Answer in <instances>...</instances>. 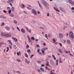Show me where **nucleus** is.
<instances>
[{
    "instance_id": "1",
    "label": "nucleus",
    "mask_w": 74,
    "mask_h": 74,
    "mask_svg": "<svg viewBox=\"0 0 74 74\" xmlns=\"http://www.w3.org/2000/svg\"><path fill=\"white\" fill-rule=\"evenodd\" d=\"M42 2L43 4H44L45 6L46 7L47 9H48L49 8V4L47 2L44 0H42Z\"/></svg>"
},
{
    "instance_id": "2",
    "label": "nucleus",
    "mask_w": 74,
    "mask_h": 74,
    "mask_svg": "<svg viewBox=\"0 0 74 74\" xmlns=\"http://www.w3.org/2000/svg\"><path fill=\"white\" fill-rule=\"evenodd\" d=\"M70 37L72 39H73L74 38V35H73V32L70 31L69 34Z\"/></svg>"
},
{
    "instance_id": "3",
    "label": "nucleus",
    "mask_w": 74,
    "mask_h": 74,
    "mask_svg": "<svg viewBox=\"0 0 74 74\" xmlns=\"http://www.w3.org/2000/svg\"><path fill=\"white\" fill-rule=\"evenodd\" d=\"M50 63L51 64H52V66L53 67H55L56 66L55 64L54 63V62L52 60H50Z\"/></svg>"
},
{
    "instance_id": "4",
    "label": "nucleus",
    "mask_w": 74,
    "mask_h": 74,
    "mask_svg": "<svg viewBox=\"0 0 74 74\" xmlns=\"http://www.w3.org/2000/svg\"><path fill=\"white\" fill-rule=\"evenodd\" d=\"M32 11V12L34 14V15H37V12H36V11L34 10V9H33Z\"/></svg>"
},
{
    "instance_id": "5",
    "label": "nucleus",
    "mask_w": 74,
    "mask_h": 74,
    "mask_svg": "<svg viewBox=\"0 0 74 74\" xmlns=\"http://www.w3.org/2000/svg\"><path fill=\"white\" fill-rule=\"evenodd\" d=\"M6 37H11V35L10 34H6L5 35Z\"/></svg>"
},
{
    "instance_id": "6",
    "label": "nucleus",
    "mask_w": 74,
    "mask_h": 74,
    "mask_svg": "<svg viewBox=\"0 0 74 74\" xmlns=\"http://www.w3.org/2000/svg\"><path fill=\"white\" fill-rule=\"evenodd\" d=\"M59 36L60 38H62L63 37V35L62 33L59 34Z\"/></svg>"
},
{
    "instance_id": "7",
    "label": "nucleus",
    "mask_w": 74,
    "mask_h": 74,
    "mask_svg": "<svg viewBox=\"0 0 74 74\" xmlns=\"http://www.w3.org/2000/svg\"><path fill=\"white\" fill-rule=\"evenodd\" d=\"M69 3H70L71 4H72V5H74V1H72V0H69Z\"/></svg>"
},
{
    "instance_id": "8",
    "label": "nucleus",
    "mask_w": 74,
    "mask_h": 74,
    "mask_svg": "<svg viewBox=\"0 0 74 74\" xmlns=\"http://www.w3.org/2000/svg\"><path fill=\"white\" fill-rule=\"evenodd\" d=\"M25 63L27 64H29L30 63V62H29V61H27V59L26 58L25 59Z\"/></svg>"
},
{
    "instance_id": "9",
    "label": "nucleus",
    "mask_w": 74,
    "mask_h": 74,
    "mask_svg": "<svg viewBox=\"0 0 74 74\" xmlns=\"http://www.w3.org/2000/svg\"><path fill=\"white\" fill-rule=\"evenodd\" d=\"M14 1L13 0H9L7 1L8 3H13Z\"/></svg>"
},
{
    "instance_id": "10",
    "label": "nucleus",
    "mask_w": 74,
    "mask_h": 74,
    "mask_svg": "<svg viewBox=\"0 0 74 74\" xmlns=\"http://www.w3.org/2000/svg\"><path fill=\"white\" fill-rule=\"evenodd\" d=\"M54 9L56 11H58V12H60V11H59V10H58V9L56 7H54Z\"/></svg>"
},
{
    "instance_id": "11",
    "label": "nucleus",
    "mask_w": 74,
    "mask_h": 74,
    "mask_svg": "<svg viewBox=\"0 0 74 74\" xmlns=\"http://www.w3.org/2000/svg\"><path fill=\"white\" fill-rule=\"evenodd\" d=\"M12 38L14 40V42H17V39L16 38H13V37H12Z\"/></svg>"
},
{
    "instance_id": "12",
    "label": "nucleus",
    "mask_w": 74,
    "mask_h": 74,
    "mask_svg": "<svg viewBox=\"0 0 74 74\" xmlns=\"http://www.w3.org/2000/svg\"><path fill=\"white\" fill-rule=\"evenodd\" d=\"M21 5L22 6H21V7L23 8H24L26 7V6L24 5V4H21Z\"/></svg>"
},
{
    "instance_id": "13",
    "label": "nucleus",
    "mask_w": 74,
    "mask_h": 74,
    "mask_svg": "<svg viewBox=\"0 0 74 74\" xmlns=\"http://www.w3.org/2000/svg\"><path fill=\"white\" fill-rule=\"evenodd\" d=\"M21 31L22 33H25V30L23 29H22Z\"/></svg>"
},
{
    "instance_id": "14",
    "label": "nucleus",
    "mask_w": 74,
    "mask_h": 74,
    "mask_svg": "<svg viewBox=\"0 0 74 74\" xmlns=\"http://www.w3.org/2000/svg\"><path fill=\"white\" fill-rule=\"evenodd\" d=\"M67 43H68L69 44H71V42L69 40H67Z\"/></svg>"
},
{
    "instance_id": "15",
    "label": "nucleus",
    "mask_w": 74,
    "mask_h": 74,
    "mask_svg": "<svg viewBox=\"0 0 74 74\" xmlns=\"http://www.w3.org/2000/svg\"><path fill=\"white\" fill-rule=\"evenodd\" d=\"M27 52H28L29 53H31V50H30V49H28V50H27Z\"/></svg>"
},
{
    "instance_id": "16",
    "label": "nucleus",
    "mask_w": 74,
    "mask_h": 74,
    "mask_svg": "<svg viewBox=\"0 0 74 74\" xmlns=\"http://www.w3.org/2000/svg\"><path fill=\"white\" fill-rule=\"evenodd\" d=\"M14 7H12L11 9V10L12 11H13V12H14Z\"/></svg>"
},
{
    "instance_id": "17",
    "label": "nucleus",
    "mask_w": 74,
    "mask_h": 74,
    "mask_svg": "<svg viewBox=\"0 0 74 74\" xmlns=\"http://www.w3.org/2000/svg\"><path fill=\"white\" fill-rule=\"evenodd\" d=\"M9 15L10 16H11V17H13L14 16V15L13 14H10Z\"/></svg>"
},
{
    "instance_id": "18",
    "label": "nucleus",
    "mask_w": 74,
    "mask_h": 74,
    "mask_svg": "<svg viewBox=\"0 0 74 74\" xmlns=\"http://www.w3.org/2000/svg\"><path fill=\"white\" fill-rule=\"evenodd\" d=\"M58 51L59 52H60V53H62V51H61V49H58Z\"/></svg>"
},
{
    "instance_id": "19",
    "label": "nucleus",
    "mask_w": 74,
    "mask_h": 74,
    "mask_svg": "<svg viewBox=\"0 0 74 74\" xmlns=\"http://www.w3.org/2000/svg\"><path fill=\"white\" fill-rule=\"evenodd\" d=\"M59 62L60 63H62V60H61V58H60L59 60Z\"/></svg>"
},
{
    "instance_id": "20",
    "label": "nucleus",
    "mask_w": 74,
    "mask_h": 74,
    "mask_svg": "<svg viewBox=\"0 0 74 74\" xmlns=\"http://www.w3.org/2000/svg\"><path fill=\"white\" fill-rule=\"evenodd\" d=\"M28 40L29 42H30V43L32 42V41L31 40V39H30V38H28Z\"/></svg>"
},
{
    "instance_id": "21",
    "label": "nucleus",
    "mask_w": 74,
    "mask_h": 74,
    "mask_svg": "<svg viewBox=\"0 0 74 74\" xmlns=\"http://www.w3.org/2000/svg\"><path fill=\"white\" fill-rule=\"evenodd\" d=\"M5 29L7 30H10V28L8 26H6L5 27Z\"/></svg>"
},
{
    "instance_id": "22",
    "label": "nucleus",
    "mask_w": 74,
    "mask_h": 74,
    "mask_svg": "<svg viewBox=\"0 0 74 74\" xmlns=\"http://www.w3.org/2000/svg\"><path fill=\"white\" fill-rule=\"evenodd\" d=\"M40 70H41L42 71V72H44V70L42 68H40Z\"/></svg>"
},
{
    "instance_id": "23",
    "label": "nucleus",
    "mask_w": 74,
    "mask_h": 74,
    "mask_svg": "<svg viewBox=\"0 0 74 74\" xmlns=\"http://www.w3.org/2000/svg\"><path fill=\"white\" fill-rule=\"evenodd\" d=\"M38 5L40 7V8H42V5H41V3H39L38 4Z\"/></svg>"
},
{
    "instance_id": "24",
    "label": "nucleus",
    "mask_w": 74,
    "mask_h": 74,
    "mask_svg": "<svg viewBox=\"0 0 74 74\" xmlns=\"http://www.w3.org/2000/svg\"><path fill=\"white\" fill-rule=\"evenodd\" d=\"M25 55L26 58H28V55L27 54V53H25Z\"/></svg>"
},
{
    "instance_id": "25",
    "label": "nucleus",
    "mask_w": 74,
    "mask_h": 74,
    "mask_svg": "<svg viewBox=\"0 0 74 74\" xmlns=\"http://www.w3.org/2000/svg\"><path fill=\"white\" fill-rule=\"evenodd\" d=\"M3 18L4 19H6V17H5V16H4V15H2V18Z\"/></svg>"
},
{
    "instance_id": "26",
    "label": "nucleus",
    "mask_w": 74,
    "mask_h": 74,
    "mask_svg": "<svg viewBox=\"0 0 74 74\" xmlns=\"http://www.w3.org/2000/svg\"><path fill=\"white\" fill-rule=\"evenodd\" d=\"M51 34H49L48 35V37H49V38H50V37H51Z\"/></svg>"
},
{
    "instance_id": "27",
    "label": "nucleus",
    "mask_w": 74,
    "mask_h": 74,
    "mask_svg": "<svg viewBox=\"0 0 74 74\" xmlns=\"http://www.w3.org/2000/svg\"><path fill=\"white\" fill-rule=\"evenodd\" d=\"M13 47L14 49H16V46L15 45H13Z\"/></svg>"
},
{
    "instance_id": "28",
    "label": "nucleus",
    "mask_w": 74,
    "mask_h": 74,
    "mask_svg": "<svg viewBox=\"0 0 74 74\" xmlns=\"http://www.w3.org/2000/svg\"><path fill=\"white\" fill-rule=\"evenodd\" d=\"M31 40H35L34 38V37H31Z\"/></svg>"
},
{
    "instance_id": "29",
    "label": "nucleus",
    "mask_w": 74,
    "mask_h": 74,
    "mask_svg": "<svg viewBox=\"0 0 74 74\" xmlns=\"http://www.w3.org/2000/svg\"><path fill=\"white\" fill-rule=\"evenodd\" d=\"M56 66H58V60H56Z\"/></svg>"
},
{
    "instance_id": "30",
    "label": "nucleus",
    "mask_w": 74,
    "mask_h": 74,
    "mask_svg": "<svg viewBox=\"0 0 74 74\" xmlns=\"http://www.w3.org/2000/svg\"><path fill=\"white\" fill-rule=\"evenodd\" d=\"M14 22L16 24V23H17V21L16 20H14Z\"/></svg>"
},
{
    "instance_id": "31",
    "label": "nucleus",
    "mask_w": 74,
    "mask_h": 74,
    "mask_svg": "<svg viewBox=\"0 0 74 74\" xmlns=\"http://www.w3.org/2000/svg\"><path fill=\"white\" fill-rule=\"evenodd\" d=\"M53 41L54 42V43H55V42L56 41V40L54 39V38H53Z\"/></svg>"
},
{
    "instance_id": "32",
    "label": "nucleus",
    "mask_w": 74,
    "mask_h": 74,
    "mask_svg": "<svg viewBox=\"0 0 74 74\" xmlns=\"http://www.w3.org/2000/svg\"><path fill=\"white\" fill-rule=\"evenodd\" d=\"M9 14H11V10H9Z\"/></svg>"
},
{
    "instance_id": "33",
    "label": "nucleus",
    "mask_w": 74,
    "mask_h": 74,
    "mask_svg": "<svg viewBox=\"0 0 74 74\" xmlns=\"http://www.w3.org/2000/svg\"><path fill=\"white\" fill-rule=\"evenodd\" d=\"M43 54H44V51L42 50H41Z\"/></svg>"
},
{
    "instance_id": "34",
    "label": "nucleus",
    "mask_w": 74,
    "mask_h": 74,
    "mask_svg": "<svg viewBox=\"0 0 74 74\" xmlns=\"http://www.w3.org/2000/svg\"><path fill=\"white\" fill-rule=\"evenodd\" d=\"M34 56V55H32L31 56H30V58H31V59H32V58L33 56Z\"/></svg>"
},
{
    "instance_id": "35",
    "label": "nucleus",
    "mask_w": 74,
    "mask_h": 74,
    "mask_svg": "<svg viewBox=\"0 0 74 74\" xmlns=\"http://www.w3.org/2000/svg\"><path fill=\"white\" fill-rule=\"evenodd\" d=\"M40 49H38L37 50V52L38 53H39V52H40Z\"/></svg>"
},
{
    "instance_id": "36",
    "label": "nucleus",
    "mask_w": 74,
    "mask_h": 74,
    "mask_svg": "<svg viewBox=\"0 0 74 74\" xmlns=\"http://www.w3.org/2000/svg\"><path fill=\"white\" fill-rule=\"evenodd\" d=\"M45 36L47 38V39H48V37H47V34H45Z\"/></svg>"
},
{
    "instance_id": "37",
    "label": "nucleus",
    "mask_w": 74,
    "mask_h": 74,
    "mask_svg": "<svg viewBox=\"0 0 74 74\" xmlns=\"http://www.w3.org/2000/svg\"><path fill=\"white\" fill-rule=\"evenodd\" d=\"M2 44H4V42L3 41H1L0 42Z\"/></svg>"
},
{
    "instance_id": "38",
    "label": "nucleus",
    "mask_w": 74,
    "mask_h": 74,
    "mask_svg": "<svg viewBox=\"0 0 74 74\" xmlns=\"http://www.w3.org/2000/svg\"><path fill=\"white\" fill-rule=\"evenodd\" d=\"M40 29H44V27H40Z\"/></svg>"
},
{
    "instance_id": "39",
    "label": "nucleus",
    "mask_w": 74,
    "mask_h": 74,
    "mask_svg": "<svg viewBox=\"0 0 74 74\" xmlns=\"http://www.w3.org/2000/svg\"><path fill=\"white\" fill-rule=\"evenodd\" d=\"M27 8V9H28L29 10H31V9L29 7H28Z\"/></svg>"
},
{
    "instance_id": "40",
    "label": "nucleus",
    "mask_w": 74,
    "mask_h": 74,
    "mask_svg": "<svg viewBox=\"0 0 74 74\" xmlns=\"http://www.w3.org/2000/svg\"><path fill=\"white\" fill-rule=\"evenodd\" d=\"M45 66V65L43 64H41V67H44Z\"/></svg>"
},
{
    "instance_id": "41",
    "label": "nucleus",
    "mask_w": 74,
    "mask_h": 74,
    "mask_svg": "<svg viewBox=\"0 0 74 74\" xmlns=\"http://www.w3.org/2000/svg\"><path fill=\"white\" fill-rule=\"evenodd\" d=\"M3 12H5V13H7V11H5V10H3Z\"/></svg>"
},
{
    "instance_id": "42",
    "label": "nucleus",
    "mask_w": 74,
    "mask_h": 74,
    "mask_svg": "<svg viewBox=\"0 0 74 74\" xmlns=\"http://www.w3.org/2000/svg\"><path fill=\"white\" fill-rule=\"evenodd\" d=\"M37 63H41V62L40 61H37Z\"/></svg>"
},
{
    "instance_id": "43",
    "label": "nucleus",
    "mask_w": 74,
    "mask_h": 74,
    "mask_svg": "<svg viewBox=\"0 0 74 74\" xmlns=\"http://www.w3.org/2000/svg\"><path fill=\"white\" fill-rule=\"evenodd\" d=\"M17 29L18 30V31H21V30H20V29H19V27H17Z\"/></svg>"
},
{
    "instance_id": "44",
    "label": "nucleus",
    "mask_w": 74,
    "mask_h": 74,
    "mask_svg": "<svg viewBox=\"0 0 74 74\" xmlns=\"http://www.w3.org/2000/svg\"><path fill=\"white\" fill-rule=\"evenodd\" d=\"M1 36H4V35L3 33H1Z\"/></svg>"
},
{
    "instance_id": "45",
    "label": "nucleus",
    "mask_w": 74,
    "mask_h": 74,
    "mask_svg": "<svg viewBox=\"0 0 74 74\" xmlns=\"http://www.w3.org/2000/svg\"><path fill=\"white\" fill-rule=\"evenodd\" d=\"M27 37H28V39L29 38H30V37H29V35H27Z\"/></svg>"
},
{
    "instance_id": "46",
    "label": "nucleus",
    "mask_w": 74,
    "mask_h": 74,
    "mask_svg": "<svg viewBox=\"0 0 74 74\" xmlns=\"http://www.w3.org/2000/svg\"><path fill=\"white\" fill-rule=\"evenodd\" d=\"M60 10H61V11H63V9H62V8L61 7H60Z\"/></svg>"
},
{
    "instance_id": "47",
    "label": "nucleus",
    "mask_w": 74,
    "mask_h": 74,
    "mask_svg": "<svg viewBox=\"0 0 74 74\" xmlns=\"http://www.w3.org/2000/svg\"><path fill=\"white\" fill-rule=\"evenodd\" d=\"M8 41L9 43H10V44H11V41H10V40H8Z\"/></svg>"
},
{
    "instance_id": "48",
    "label": "nucleus",
    "mask_w": 74,
    "mask_h": 74,
    "mask_svg": "<svg viewBox=\"0 0 74 74\" xmlns=\"http://www.w3.org/2000/svg\"><path fill=\"white\" fill-rule=\"evenodd\" d=\"M4 23H3L2 24H1V26H4Z\"/></svg>"
},
{
    "instance_id": "49",
    "label": "nucleus",
    "mask_w": 74,
    "mask_h": 74,
    "mask_svg": "<svg viewBox=\"0 0 74 74\" xmlns=\"http://www.w3.org/2000/svg\"><path fill=\"white\" fill-rule=\"evenodd\" d=\"M47 16H49V13H48L47 14Z\"/></svg>"
},
{
    "instance_id": "50",
    "label": "nucleus",
    "mask_w": 74,
    "mask_h": 74,
    "mask_svg": "<svg viewBox=\"0 0 74 74\" xmlns=\"http://www.w3.org/2000/svg\"><path fill=\"white\" fill-rule=\"evenodd\" d=\"M59 44L60 45V47H62V43H60Z\"/></svg>"
},
{
    "instance_id": "51",
    "label": "nucleus",
    "mask_w": 74,
    "mask_h": 74,
    "mask_svg": "<svg viewBox=\"0 0 74 74\" xmlns=\"http://www.w3.org/2000/svg\"><path fill=\"white\" fill-rule=\"evenodd\" d=\"M16 73H21V72H20L19 71H16Z\"/></svg>"
},
{
    "instance_id": "52",
    "label": "nucleus",
    "mask_w": 74,
    "mask_h": 74,
    "mask_svg": "<svg viewBox=\"0 0 74 74\" xmlns=\"http://www.w3.org/2000/svg\"><path fill=\"white\" fill-rule=\"evenodd\" d=\"M29 45H27L26 46V48H29Z\"/></svg>"
},
{
    "instance_id": "53",
    "label": "nucleus",
    "mask_w": 74,
    "mask_h": 74,
    "mask_svg": "<svg viewBox=\"0 0 74 74\" xmlns=\"http://www.w3.org/2000/svg\"><path fill=\"white\" fill-rule=\"evenodd\" d=\"M28 31L29 33H31V29H30L29 30L28 29Z\"/></svg>"
},
{
    "instance_id": "54",
    "label": "nucleus",
    "mask_w": 74,
    "mask_h": 74,
    "mask_svg": "<svg viewBox=\"0 0 74 74\" xmlns=\"http://www.w3.org/2000/svg\"><path fill=\"white\" fill-rule=\"evenodd\" d=\"M43 45H44L45 46H46V44H45V42H44L43 43Z\"/></svg>"
},
{
    "instance_id": "55",
    "label": "nucleus",
    "mask_w": 74,
    "mask_h": 74,
    "mask_svg": "<svg viewBox=\"0 0 74 74\" xmlns=\"http://www.w3.org/2000/svg\"><path fill=\"white\" fill-rule=\"evenodd\" d=\"M9 47H10V49H11V48H12V47L11 46V45L9 46Z\"/></svg>"
},
{
    "instance_id": "56",
    "label": "nucleus",
    "mask_w": 74,
    "mask_h": 74,
    "mask_svg": "<svg viewBox=\"0 0 74 74\" xmlns=\"http://www.w3.org/2000/svg\"><path fill=\"white\" fill-rule=\"evenodd\" d=\"M50 74H53V72L52 71H51Z\"/></svg>"
},
{
    "instance_id": "57",
    "label": "nucleus",
    "mask_w": 74,
    "mask_h": 74,
    "mask_svg": "<svg viewBox=\"0 0 74 74\" xmlns=\"http://www.w3.org/2000/svg\"><path fill=\"white\" fill-rule=\"evenodd\" d=\"M71 10H74V8L73 7H72L71 8Z\"/></svg>"
},
{
    "instance_id": "58",
    "label": "nucleus",
    "mask_w": 74,
    "mask_h": 74,
    "mask_svg": "<svg viewBox=\"0 0 74 74\" xmlns=\"http://www.w3.org/2000/svg\"><path fill=\"white\" fill-rule=\"evenodd\" d=\"M37 71H38V72H41V71H40V69H38Z\"/></svg>"
},
{
    "instance_id": "59",
    "label": "nucleus",
    "mask_w": 74,
    "mask_h": 74,
    "mask_svg": "<svg viewBox=\"0 0 74 74\" xmlns=\"http://www.w3.org/2000/svg\"><path fill=\"white\" fill-rule=\"evenodd\" d=\"M17 61L18 62H21V60H17Z\"/></svg>"
},
{
    "instance_id": "60",
    "label": "nucleus",
    "mask_w": 74,
    "mask_h": 74,
    "mask_svg": "<svg viewBox=\"0 0 74 74\" xmlns=\"http://www.w3.org/2000/svg\"><path fill=\"white\" fill-rule=\"evenodd\" d=\"M17 55L18 56H19V52H17Z\"/></svg>"
},
{
    "instance_id": "61",
    "label": "nucleus",
    "mask_w": 74,
    "mask_h": 74,
    "mask_svg": "<svg viewBox=\"0 0 74 74\" xmlns=\"http://www.w3.org/2000/svg\"><path fill=\"white\" fill-rule=\"evenodd\" d=\"M37 3H38V4L40 3V2H39V1H37Z\"/></svg>"
},
{
    "instance_id": "62",
    "label": "nucleus",
    "mask_w": 74,
    "mask_h": 74,
    "mask_svg": "<svg viewBox=\"0 0 74 74\" xmlns=\"http://www.w3.org/2000/svg\"><path fill=\"white\" fill-rule=\"evenodd\" d=\"M25 28H26V30H28L29 29L28 28H27V27H26Z\"/></svg>"
},
{
    "instance_id": "63",
    "label": "nucleus",
    "mask_w": 74,
    "mask_h": 74,
    "mask_svg": "<svg viewBox=\"0 0 74 74\" xmlns=\"http://www.w3.org/2000/svg\"><path fill=\"white\" fill-rule=\"evenodd\" d=\"M52 57L53 58H55V56H54V55H52Z\"/></svg>"
},
{
    "instance_id": "64",
    "label": "nucleus",
    "mask_w": 74,
    "mask_h": 74,
    "mask_svg": "<svg viewBox=\"0 0 74 74\" xmlns=\"http://www.w3.org/2000/svg\"><path fill=\"white\" fill-rule=\"evenodd\" d=\"M36 46L37 47H40L38 45H37Z\"/></svg>"
}]
</instances>
